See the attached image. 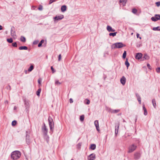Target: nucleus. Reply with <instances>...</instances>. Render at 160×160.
<instances>
[{"label":"nucleus","instance_id":"obj_33","mask_svg":"<svg viewBox=\"0 0 160 160\" xmlns=\"http://www.w3.org/2000/svg\"><path fill=\"white\" fill-rule=\"evenodd\" d=\"M125 64L127 68H128V67H129L130 65H129V63L128 62V61L127 59H126V60L125 62Z\"/></svg>","mask_w":160,"mask_h":160},{"label":"nucleus","instance_id":"obj_11","mask_svg":"<svg viewBox=\"0 0 160 160\" xmlns=\"http://www.w3.org/2000/svg\"><path fill=\"white\" fill-rule=\"evenodd\" d=\"M142 54L141 53H138L136 54V55L135 56V58L139 60L140 59H141V58H142Z\"/></svg>","mask_w":160,"mask_h":160},{"label":"nucleus","instance_id":"obj_52","mask_svg":"<svg viewBox=\"0 0 160 160\" xmlns=\"http://www.w3.org/2000/svg\"><path fill=\"white\" fill-rule=\"evenodd\" d=\"M69 101H70V103H72L73 102V101L72 99L71 98L70 99Z\"/></svg>","mask_w":160,"mask_h":160},{"label":"nucleus","instance_id":"obj_48","mask_svg":"<svg viewBox=\"0 0 160 160\" xmlns=\"http://www.w3.org/2000/svg\"><path fill=\"white\" fill-rule=\"evenodd\" d=\"M41 82H42V80L41 79H39L38 80V83L40 84V85H41Z\"/></svg>","mask_w":160,"mask_h":160},{"label":"nucleus","instance_id":"obj_8","mask_svg":"<svg viewBox=\"0 0 160 160\" xmlns=\"http://www.w3.org/2000/svg\"><path fill=\"white\" fill-rule=\"evenodd\" d=\"M11 35L14 38H16V32L15 30V28L14 27H12L11 28Z\"/></svg>","mask_w":160,"mask_h":160},{"label":"nucleus","instance_id":"obj_47","mask_svg":"<svg viewBox=\"0 0 160 160\" xmlns=\"http://www.w3.org/2000/svg\"><path fill=\"white\" fill-rule=\"evenodd\" d=\"M137 99L138 102H139V104H140L141 102V98H137Z\"/></svg>","mask_w":160,"mask_h":160},{"label":"nucleus","instance_id":"obj_24","mask_svg":"<svg viewBox=\"0 0 160 160\" xmlns=\"http://www.w3.org/2000/svg\"><path fill=\"white\" fill-rule=\"evenodd\" d=\"M152 104H153V105L154 107L155 108H156V101H155V99H153L152 100Z\"/></svg>","mask_w":160,"mask_h":160},{"label":"nucleus","instance_id":"obj_15","mask_svg":"<svg viewBox=\"0 0 160 160\" xmlns=\"http://www.w3.org/2000/svg\"><path fill=\"white\" fill-rule=\"evenodd\" d=\"M107 29L109 32H114L115 31V29H113L111 26L109 25L107 26Z\"/></svg>","mask_w":160,"mask_h":160},{"label":"nucleus","instance_id":"obj_46","mask_svg":"<svg viewBox=\"0 0 160 160\" xmlns=\"http://www.w3.org/2000/svg\"><path fill=\"white\" fill-rule=\"evenodd\" d=\"M61 54H60L59 55L58 57V61H60L61 60Z\"/></svg>","mask_w":160,"mask_h":160},{"label":"nucleus","instance_id":"obj_5","mask_svg":"<svg viewBox=\"0 0 160 160\" xmlns=\"http://www.w3.org/2000/svg\"><path fill=\"white\" fill-rule=\"evenodd\" d=\"M42 131L43 135L48 134V129L44 123H43V125L42 128Z\"/></svg>","mask_w":160,"mask_h":160},{"label":"nucleus","instance_id":"obj_9","mask_svg":"<svg viewBox=\"0 0 160 160\" xmlns=\"http://www.w3.org/2000/svg\"><path fill=\"white\" fill-rule=\"evenodd\" d=\"M64 18V16L62 15H61L60 16H56L53 18L54 21H58Z\"/></svg>","mask_w":160,"mask_h":160},{"label":"nucleus","instance_id":"obj_53","mask_svg":"<svg viewBox=\"0 0 160 160\" xmlns=\"http://www.w3.org/2000/svg\"><path fill=\"white\" fill-rule=\"evenodd\" d=\"M136 96L137 98H140L139 94L138 93L136 94Z\"/></svg>","mask_w":160,"mask_h":160},{"label":"nucleus","instance_id":"obj_37","mask_svg":"<svg viewBox=\"0 0 160 160\" xmlns=\"http://www.w3.org/2000/svg\"><path fill=\"white\" fill-rule=\"evenodd\" d=\"M12 45L13 47H17V42H14L13 43H12Z\"/></svg>","mask_w":160,"mask_h":160},{"label":"nucleus","instance_id":"obj_29","mask_svg":"<svg viewBox=\"0 0 160 160\" xmlns=\"http://www.w3.org/2000/svg\"><path fill=\"white\" fill-rule=\"evenodd\" d=\"M41 88H39V89H38V90L37 91L36 94L38 96H40V94L41 92Z\"/></svg>","mask_w":160,"mask_h":160},{"label":"nucleus","instance_id":"obj_35","mask_svg":"<svg viewBox=\"0 0 160 160\" xmlns=\"http://www.w3.org/2000/svg\"><path fill=\"white\" fill-rule=\"evenodd\" d=\"M127 52L126 51H124L122 55V57L123 58H125L126 57Z\"/></svg>","mask_w":160,"mask_h":160},{"label":"nucleus","instance_id":"obj_40","mask_svg":"<svg viewBox=\"0 0 160 160\" xmlns=\"http://www.w3.org/2000/svg\"><path fill=\"white\" fill-rule=\"evenodd\" d=\"M43 9L42 6L41 5H39L38 8V9L39 10L42 11Z\"/></svg>","mask_w":160,"mask_h":160},{"label":"nucleus","instance_id":"obj_1","mask_svg":"<svg viewBox=\"0 0 160 160\" xmlns=\"http://www.w3.org/2000/svg\"><path fill=\"white\" fill-rule=\"evenodd\" d=\"M21 152L18 151H15L12 152L11 157L13 160H16L19 158L21 156Z\"/></svg>","mask_w":160,"mask_h":160},{"label":"nucleus","instance_id":"obj_42","mask_svg":"<svg viewBox=\"0 0 160 160\" xmlns=\"http://www.w3.org/2000/svg\"><path fill=\"white\" fill-rule=\"evenodd\" d=\"M55 84L56 85H60L61 84V83L59 82L58 80H56L55 81Z\"/></svg>","mask_w":160,"mask_h":160},{"label":"nucleus","instance_id":"obj_22","mask_svg":"<svg viewBox=\"0 0 160 160\" xmlns=\"http://www.w3.org/2000/svg\"><path fill=\"white\" fill-rule=\"evenodd\" d=\"M67 9V7L65 5H63L62 6L61 8V10L62 12L65 11Z\"/></svg>","mask_w":160,"mask_h":160},{"label":"nucleus","instance_id":"obj_36","mask_svg":"<svg viewBox=\"0 0 160 160\" xmlns=\"http://www.w3.org/2000/svg\"><path fill=\"white\" fill-rule=\"evenodd\" d=\"M132 12L134 14H136L137 12V10L135 8H133L132 9Z\"/></svg>","mask_w":160,"mask_h":160},{"label":"nucleus","instance_id":"obj_60","mask_svg":"<svg viewBox=\"0 0 160 160\" xmlns=\"http://www.w3.org/2000/svg\"><path fill=\"white\" fill-rule=\"evenodd\" d=\"M71 160H74V159H71Z\"/></svg>","mask_w":160,"mask_h":160},{"label":"nucleus","instance_id":"obj_44","mask_svg":"<svg viewBox=\"0 0 160 160\" xmlns=\"http://www.w3.org/2000/svg\"><path fill=\"white\" fill-rule=\"evenodd\" d=\"M155 4L158 7L160 6V2H156Z\"/></svg>","mask_w":160,"mask_h":160},{"label":"nucleus","instance_id":"obj_17","mask_svg":"<svg viewBox=\"0 0 160 160\" xmlns=\"http://www.w3.org/2000/svg\"><path fill=\"white\" fill-rule=\"evenodd\" d=\"M26 143L28 144L29 145L31 143L30 140L29 139V136H28L27 134L26 135Z\"/></svg>","mask_w":160,"mask_h":160},{"label":"nucleus","instance_id":"obj_61","mask_svg":"<svg viewBox=\"0 0 160 160\" xmlns=\"http://www.w3.org/2000/svg\"><path fill=\"white\" fill-rule=\"evenodd\" d=\"M136 120H137V119H136V120H135V122H136Z\"/></svg>","mask_w":160,"mask_h":160},{"label":"nucleus","instance_id":"obj_21","mask_svg":"<svg viewBox=\"0 0 160 160\" xmlns=\"http://www.w3.org/2000/svg\"><path fill=\"white\" fill-rule=\"evenodd\" d=\"M96 148V145L95 144H92L91 145L90 148L92 150H94Z\"/></svg>","mask_w":160,"mask_h":160},{"label":"nucleus","instance_id":"obj_2","mask_svg":"<svg viewBox=\"0 0 160 160\" xmlns=\"http://www.w3.org/2000/svg\"><path fill=\"white\" fill-rule=\"evenodd\" d=\"M125 46L126 45L122 42H117L112 44L111 46V48L112 49L120 48Z\"/></svg>","mask_w":160,"mask_h":160},{"label":"nucleus","instance_id":"obj_39","mask_svg":"<svg viewBox=\"0 0 160 160\" xmlns=\"http://www.w3.org/2000/svg\"><path fill=\"white\" fill-rule=\"evenodd\" d=\"M17 123L16 121L14 120L12 122V126H15L16 125Z\"/></svg>","mask_w":160,"mask_h":160},{"label":"nucleus","instance_id":"obj_14","mask_svg":"<svg viewBox=\"0 0 160 160\" xmlns=\"http://www.w3.org/2000/svg\"><path fill=\"white\" fill-rule=\"evenodd\" d=\"M149 58V57L147 54H144V56L141 59V61H143L145 60H148Z\"/></svg>","mask_w":160,"mask_h":160},{"label":"nucleus","instance_id":"obj_7","mask_svg":"<svg viewBox=\"0 0 160 160\" xmlns=\"http://www.w3.org/2000/svg\"><path fill=\"white\" fill-rule=\"evenodd\" d=\"M119 122H118L117 123H116L115 125V135L116 137L118 133V129L119 128Z\"/></svg>","mask_w":160,"mask_h":160},{"label":"nucleus","instance_id":"obj_3","mask_svg":"<svg viewBox=\"0 0 160 160\" xmlns=\"http://www.w3.org/2000/svg\"><path fill=\"white\" fill-rule=\"evenodd\" d=\"M48 121L50 130L51 131L53 132L54 128V123L53 120L51 117L49 116L48 117Z\"/></svg>","mask_w":160,"mask_h":160},{"label":"nucleus","instance_id":"obj_38","mask_svg":"<svg viewBox=\"0 0 160 160\" xmlns=\"http://www.w3.org/2000/svg\"><path fill=\"white\" fill-rule=\"evenodd\" d=\"M29 102L28 101H25V105L26 107L28 106L29 105Z\"/></svg>","mask_w":160,"mask_h":160},{"label":"nucleus","instance_id":"obj_43","mask_svg":"<svg viewBox=\"0 0 160 160\" xmlns=\"http://www.w3.org/2000/svg\"><path fill=\"white\" fill-rule=\"evenodd\" d=\"M156 71L158 73H160V67H158L156 68Z\"/></svg>","mask_w":160,"mask_h":160},{"label":"nucleus","instance_id":"obj_26","mask_svg":"<svg viewBox=\"0 0 160 160\" xmlns=\"http://www.w3.org/2000/svg\"><path fill=\"white\" fill-rule=\"evenodd\" d=\"M34 68V66L31 65L29 68L28 69V71L29 72H31Z\"/></svg>","mask_w":160,"mask_h":160},{"label":"nucleus","instance_id":"obj_54","mask_svg":"<svg viewBox=\"0 0 160 160\" xmlns=\"http://www.w3.org/2000/svg\"><path fill=\"white\" fill-rule=\"evenodd\" d=\"M137 37V38H138L139 37V34L138 33H137L136 34Z\"/></svg>","mask_w":160,"mask_h":160},{"label":"nucleus","instance_id":"obj_31","mask_svg":"<svg viewBox=\"0 0 160 160\" xmlns=\"http://www.w3.org/2000/svg\"><path fill=\"white\" fill-rule=\"evenodd\" d=\"M117 33V32H114L113 33L111 32L109 33V35L110 36H112L113 37H114L116 35Z\"/></svg>","mask_w":160,"mask_h":160},{"label":"nucleus","instance_id":"obj_30","mask_svg":"<svg viewBox=\"0 0 160 160\" xmlns=\"http://www.w3.org/2000/svg\"><path fill=\"white\" fill-rule=\"evenodd\" d=\"M44 42V40H42L38 45V47H40L42 46V43H43Z\"/></svg>","mask_w":160,"mask_h":160},{"label":"nucleus","instance_id":"obj_49","mask_svg":"<svg viewBox=\"0 0 160 160\" xmlns=\"http://www.w3.org/2000/svg\"><path fill=\"white\" fill-rule=\"evenodd\" d=\"M51 69L52 70V72L54 73L55 72V71H54V68H53V67L52 66H51Z\"/></svg>","mask_w":160,"mask_h":160},{"label":"nucleus","instance_id":"obj_10","mask_svg":"<svg viewBox=\"0 0 160 160\" xmlns=\"http://www.w3.org/2000/svg\"><path fill=\"white\" fill-rule=\"evenodd\" d=\"M95 158V155L94 153L90 154L88 157V160H94Z\"/></svg>","mask_w":160,"mask_h":160},{"label":"nucleus","instance_id":"obj_51","mask_svg":"<svg viewBox=\"0 0 160 160\" xmlns=\"http://www.w3.org/2000/svg\"><path fill=\"white\" fill-rule=\"evenodd\" d=\"M38 41H34L33 43L34 44H36L38 43Z\"/></svg>","mask_w":160,"mask_h":160},{"label":"nucleus","instance_id":"obj_19","mask_svg":"<svg viewBox=\"0 0 160 160\" xmlns=\"http://www.w3.org/2000/svg\"><path fill=\"white\" fill-rule=\"evenodd\" d=\"M43 135L44 138L46 140L47 142L48 143L49 141V138L48 134H46V135L44 134Z\"/></svg>","mask_w":160,"mask_h":160},{"label":"nucleus","instance_id":"obj_55","mask_svg":"<svg viewBox=\"0 0 160 160\" xmlns=\"http://www.w3.org/2000/svg\"><path fill=\"white\" fill-rule=\"evenodd\" d=\"M2 29V26L0 25V30H1Z\"/></svg>","mask_w":160,"mask_h":160},{"label":"nucleus","instance_id":"obj_13","mask_svg":"<svg viewBox=\"0 0 160 160\" xmlns=\"http://www.w3.org/2000/svg\"><path fill=\"white\" fill-rule=\"evenodd\" d=\"M94 125L96 127L97 130L98 131H99L100 130H99L98 121V120H95L94 121Z\"/></svg>","mask_w":160,"mask_h":160},{"label":"nucleus","instance_id":"obj_57","mask_svg":"<svg viewBox=\"0 0 160 160\" xmlns=\"http://www.w3.org/2000/svg\"><path fill=\"white\" fill-rule=\"evenodd\" d=\"M17 108V107H15L14 108V109H16Z\"/></svg>","mask_w":160,"mask_h":160},{"label":"nucleus","instance_id":"obj_6","mask_svg":"<svg viewBox=\"0 0 160 160\" xmlns=\"http://www.w3.org/2000/svg\"><path fill=\"white\" fill-rule=\"evenodd\" d=\"M151 20L153 21H156L160 20V15L159 14H156L154 17H152Z\"/></svg>","mask_w":160,"mask_h":160},{"label":"nucleus","instance_id":"obj_45","mask_svg":"<svg viewBox=\"0 0 160 160\" xmlns=\"http://www.w3.org/2000/svg\"><path fill=\"white\" fill-rule=\"evenodd\" d=\"M56 0H50L49 2V4H51L52 2H55Z\"/></svg>","mask_w":160,"mask_h":160},{"label":"nucleus","instance_id":"obj_27","mask_svg":"<svg viewBox=\"0 0 160 160\" xmlns=\"http://www.w3.org/2000/svg\"><path fill=\"white\" fill-rule=\"evenodd\" d=\"M154 31H160V27L158 26L157 27H154L152 28Z\"/></svg>","mask_w":160,"mask_h":160},{"label":"nucleus","instance_id":"obj_41","mask_svg":"<svg viewBox=\"0 0 160 160\" xmlns=\"http://www.w3.org/2000/svg\"><path fill=\"white\" fill-rule=\"evenodd\" d=\"M85 100L87 101L86 102H85V104H88V105L90 104V101H89V100H88V99H86Z\"/></svg>","mask_w":160,"mask_h":160},{"label":"nucleus","instance_id":"obj_12","mask_svg":"<svg viewBox=\"0 0 160 160\" xmlns=\"http://www.w3.org/2000/svg\"><path fill=\"white\" fill-rule=\"evenodd\" d=\"M120 82L123 85H124L126 82V80L125 77L123 76L120 80Z\"/></svg>","mask_w":160,"mask_h":160},{"label":"nucleus","instance_id":"obj_25","mask_svg":"<svg viewBox=\"0 0 160 160\" xmlns=\"http://www.w3.org/2000/svg\"><path fill=\"white\" fill-rule=\"evenodd\" d=\"M127 0H120V3H122V2L123 3V6H125L126 4V3L127 2Z\"/></svg>","mask_w":160,"mask_h":160},{"label":"nucleus","instance_id":"obj_32","mask_svg":"<svg viewBox=\"0 0 160 160\" xmlns=\"http://www.w3.org/2000/svg\"><path fill=\"white\" fill-rule=\"evenodd\" d=\"M7 41L9 43H12L13 42V40L12 38H8L7 39Z\"/></svg>","mask_w":160,"mask_h":160},{"label":"nucleus","instance_id":"obj_58","mask_svg":"<svg viewBox=\"0 0 160 160\" xmlns=\"http://www.w3.org/2000/svg\"><path fill=\"white\" fill-rule=\"evenodd\" d=\"M139 38H140V39H141V37H139Z\"/></svg>","mask_w":160,"mask_h":160},{"label":"nucleus","instance_id":"obj_50","mask_svg":"<svg viewBox=\"0 0 160 160\" xmlns=\"http://www.w3.org/2000/svg\"><path fill=\"white\" fill-rule=\"evenodd\" d=\"M147 66L149 69H151V66L149 63L147 64Z\"/></svg>","mask_w":160,"mask_h":160},{"label":"nucleus","instance_id":"obj_20","mask_svg":"<svg viewBox=\"0 0 160 160\" xmlns=\"http://www.w3.org/2000/svg\"><path fill=\"white\" fill-rule=\"evenodd\" d=\"M120 110L119 109H117V110H113V109H111L110 110V111L112 113H117L119 112Z\"/></svg>","mask_w":160,"mask_h":160},{"label":"nucleus","instance_id":"obj_56","mask_svg":"<svg viewBox=\"0 0 160 160\" xmlns=\"http://www.w3.org/2000/svg\"><path fill=\"white\" fill-rule=\"evenodd\" d=\"M32 8H33V9H34L35 7L34 6H32Z\"/></svg>","mask_w":160,"mask_h":160},{"label":"nucleus","instance_id":"obj_23","mask_svg":"<svg viewBox=\"0 0 160 160\" xmlns=\"http://www.w3.org/2000/svg\"><path fill=\"white\" fill-rule=\"evenodd\" d=\"M28 49V47L26 46H21L20 47L19 49L20 50H27Z\"/></svg>","mask_w":160,"mask_h":160},{"label":"nucleus","instance_id":"obj_34","mask_svg":"<svg viewBox=\"0 0 160 160\" xmlns=\"http://www.w3.org/2000/svg\"><path fill=\"white\" fill-rule=\"evenodd\" d=\"M84 115H82L80 116V119L81 121H83L84 120Z\"/></svg>","mask_w":160,"mask_h":160},{"label":"nucleus","instance_id":"obj_18","mask_svg":"<svg viewBox=\"0 0 160 160\" xmlns=\"http://www.w3.org/2000/svg\"><path fill=\"white\" fill-rule=\"evenodd\" d=\"M142 108L144 112V114L145 116H146L148 114V112L144 104L143 105Z\"/></svg>","mask_w":160,"mask_h":160},{"label":"nucleus","instance_id":"obj_59","mask_svg":"<svg viewBox=\"0 0 160 160\" xmlns=\"http://www.w3.org/2000/svg\"><path fill=\"white\" fill-rule=\"evenodd\" d=\"M123 122H125V120H123Z\"/></svg>","mask_w":160,"mask_h":160},{"label":"nucleus","instance_id":"obj_16","mask_svg":"<svg viewBox=\"0 0 160 160\" xmlns=\"http://www.w3.org/2000/svg\"><path fill=\"white\" fill-rule=\"evenodd\" d=\"M134 158L138 159L140 158L141 157V154L139 152H136L134 154Z\"/></svg>","mask_w":160,"mask_h":160},{"label":"nucleus","instance_id":"obj_28","mask_svg":"<svg viewBox=\"0 0 160 160\" xmlns=\"http://www.w3.org/2000/svg\"><path fill=\"white\" fill-rule=\"evenodd\" d=\"M20 41L23 42H25L26 40L25 37L23 36H21L20 38Z\"/></svg>","mask_w":160,"mask_h":160},{"label":"nucleus","instance_id":"obj_4","mask_svg":"<svg viewBox=\"0 0 160 160\" xmlns=\"http://www.w3.org/2000/svg\"><path fill=\"white\" fill-rule=\"evenodd\" d=\"M137 148V145L134 144H132L130 145L128 148V152H132L136 149Z\"/></svg>","mask_w":160,"mask_h":160}]
</instances>
